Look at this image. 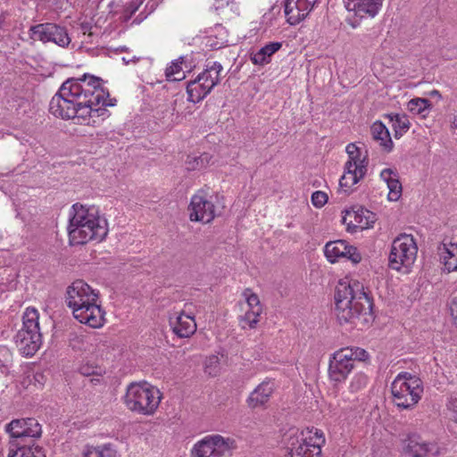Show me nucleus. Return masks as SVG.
Instances as JSON below:
<instances>
[{
	"label": "nucleus",
	"mask_w": 457,
	"mask_h": 457,
	"mask_svg": "<svg viewBox=\"0 0 457 457\" xmlns=\"http://www.w3.org/2000/svg\"><path fill=\"white\" fill-rule=\"evenodd\" d=\"M101 78L85 74L68 79L49 104V111L63 120L73 119L81 125L97 127L109 116L106 106H114Z\"/></svg>",
	"instance_id": "1"
},
{
	"label": "nucleus",
	"mask_w": 457,
	"mask_h": 457,
	"mask_svg": "<svg viewBox=\"0 0 457 457\" xmlns=\"http://www.w3.org/2000/svg\"><path fill=\"white\" fill-rule=\"evenodd\" d=\"M68 234L72 245L101 242L108 234V223L96 206L77 203L69 211Z\"/></svg>",
	"instance_id": "2"
},
{
	"label": "nucleus",
	"mask_w": 457,
	"mask_h": 457,
	"mask_svg": "<svg viewBox=\"0 0 457 457\" xmlns=\"http://www.w3.org/2000/svg\"><path fill=\"white\" fill-rule=\"evenodd\" d=\"M66 303L73 317L93 328H102L105 312L101 307L98 291L83 280H75L66 290Z\"/></svg>",
	"instance_id": "3"
},
{
	"label": "nucleus",
	"mask_w": 457,
	"mask_h": 457,
	"mask_svg": "<svg viewBox=\"0 0 457 457\" xmlns=\"http://www.w3.org/2000/svg\"><path fill=\"white\" fill-rule=\"evenodd\" d=\"M335 304L338 320L347 323L358 318L366 310V304L370 306V299L361 283L345 278L337 286Z\"/></svg>",
	"instance_id": "4"
},
{
	"label": "nucleus",
	"mask_w": 457,
	"mask_h": 457,
	"mask_svg": "<svg viewBox=\"0 0 457 457\" xmlns=\"http://www.w3.org/2000/svg\"><path fill=\"white\" fill-rule=\"evenodd\" d=\"M283 443L288 457H319L325 444L323 432L315 428L300 430L291 428Z\"/></svg>",
	"instance_id": "5"
},
{
	"label": "nucleus",
	"mask_w": 457,
	"mask_h": 457,
	"mask_svg": "<svg viewBox=\"0 0 457 457\" xmlns=\"http://www.w3.org/2000/svg\"><path fill=\"white\" fill-rule=\"evenodd\" d=\"M159 389L147 382L131 383L124 396L125 405L131 411L138 414L153 415L161 402Z\"/></svg>",
	"instance_id": "6"
},
{
	"label": "nucleus",
	"mask_w": 457,
	"mask_h": 457,
	"mask_svg": "<svg viewBox=\"0 0 457 457\" xmlns=\"http://www.w3.org/2000/svg\"><path fill=\"white\" fill-rule=\"evenodd\" d=\"M393 403L399 409L411 410L421 399L423 384L421 380L408 372L399 373L391 384Z\"/></svg>",
	"instance_id": "7"
},
{
	"label": "nucleus",
	"mask_w": 457,
	"mask_h": 457,
	"mask_svg": "<svg viewBox=\"0 0 457 457\" xmlns=\"http://www.w3.org/2000/svg\"><path fill=\"white\" fill-rule=\"evenodd\" d=\"M348 160L345 163V170L339 179L341 191L350 194L353 187L361 181L368 170V153L364 147L350 143L345 147Z\"/></svg>",
	"instance_id": "8"
},
{
	"label": "nucleus",
	"mask_w": 457,
	"mask_h": 457,
	"mask_svg": "<svg viewBox=\"0 0 457 457\" xmlns=\"http://www.w3.org/2000/svg\"><path fill=\"white\" fill-rule=\"evenodd\" d=\"M15 344L26 357L34 355L42 345L39 328V312L34 307H27L22 316V327L17 332Z\"/></svg>",
	"instance_id": "9"
},
{
	"label": "nucleus",
	"mask_w": 457,
	"mask_h": 457,
	"mask_svg": "<svg viewBox=\"0 0 457 457\" xmlns=\"http://www.w3.org/2000/svg\"><path fill=\"white\" fill-rule=\"evenodd\" d=\"M418 255V245L411 235L402 234L395 237L390 248L388 265L392 270L409 273Z\"/></svg>",
	"instance_id": "10"
},
{
	"label": "nucleus",
	"mask_w": 457,
	"mask_h": 457,
	"mask_svg": "<svg viewBox=\"0 0 457 457\" xmlns=\"http://www.w3.org/2000/svg\"><path fill=\"white\" fill-rule=\"evenodd\" d=\"M368 353L359 347H345L335 352L329 360L328 377L334 382L345 381L354 367L355 361H365Z\"/></svg>",
	"instance_id": "11"
},
{
	"label": "nucleus",
	"mask_w": 457,
	"mask_h": 457,
	"mask_svg": "<svg viewBox=\"0 0 457 457\" xmlns=\"http://www.w3.org/2000/svg\"><path fill=\"white\" fill-rule=\"evenodd\" d=\"M237 448L236 441L219 434L208 435L191 448V457H230Z\"/></svg>",
	"instance_id": "12"
},
{
	"label": "nucleus",
	"mask_w": 457,
	"mask_h": 457,
	"mask_svg": "<svg viewBox=\"0 0 457 457\" xmlns=\"http://www.w3.org/2000/svg\"><path fill=\"white\" fill-rule=\"evenodd\" d=\"M222 70V65L218 62L207 65L194 80L187 84V100L195 104L202 101L220 82Z\"/></svg>",
	"instance_id": "13"
},
{
	"label": "nucleus",
	"mask_w": 457,
	"mask_h": 457,
	"mask_svg": "<svg viewBox=\"0 0 457 457\" xmlns=\"http://www.w3.org/2000/svg\"><path fill=\"white\" fill-rule=\"evenodd\" d=\"M242 300L239 302L241 314L239 322L242 328H253L260 321L263 308L259 296L251 289H245L242 294Z\"/></svg>",
	"instance_id": "14"
},
{
	"label": "nucleus",
	"mask_w": 457,
	"mask_h": 457,
	"mask_svg": "<svg viewBox=\"0 0 457 457\" xmlns=\"http://www.w3.org/2000/svg\"><path fill=\"white\" fill-rule=\"evenodd\" d=\"M191 221L211 222L216 216L215 206L211 196L204 190H198L192 195L188 205Z\"/></svg>",
	"instance_id": "15"
},
{
	"label": "nucleus",
	"mask_w": 457,
	"mask_h": 457,
	"mask_svg": "<svg viewBox=\"0 0 457 457\" xmlns=\"http://www.w3.org/2000/svg\"><path fill=\"white\" fill-rule=\"evenodd\" d=\"M30 37L44 43L52 42L65 47L71 43L67 29L55 23H41L32 26L29 29Z\"/></svg>",
	"instance_id": "16"
},
{
	"label": "nucleus",
	"mask_w": 457,
	"mask_h": 457,
	"mask_svg": "<svg viewBox=\"0 0 457 457\" xmlns=\"http://www.w3.org/2000/svg\"><path fill=\"white\" fill-rule=\"evenodd\" d=\"M324 254L330 263H335L343 258L350 260L353 263H359L361 261L357 248L345 240L328 242L324 246Z\"/></svg>",
	"instance_id": "17"
},
{
	"label": "nucleus",
	"mask_w": 457,
	"mask_h": 457,
	"mask_svg": "<svg viewBox=\"0 0 457 457\" xmlns=\"http://www.w3.org/2000/svg\"><path fill=\"white\" fill-rule=\"evenodd\" d=\"M6 430L13 438L12 442H27V438L38 437L41 426L35 419L14 420L6 426Z\"/></svg>",
	"instance_id": "18"
},
{
	"label": "nucleus",
	"mask_w": 457,
	"mask_h": 457,
	"mask_svg": "<svg viewBox=\"0 0 457 457\" xmlns=\"http://www.w3.org/2000/svg\"><path fill=\"white\" fill-rule=\"evenodd\" d=\"M376 220L374 212L362 207H356L345 212L343 223L346 226L348 232L355 233L372 228Z\"/></svg>",
	"instance_id": "19"
},
{
	"label": "nucleus",
	"mask_w": 457,
	"mask_h": 457,
	"mask_svg": "<svg viewBox=\"0 0 457 457\" xmlns=\"http://www.w3.org/2000/svg\"><path fill=\"white\" fill-rule=\"evenodd\" d=\"M315 0H286L284 12L290 25L301 22L312 10Z\"/></svg>",
	"instance_id": "20"
},
{
	"label": "nucleus",
	"mask_w": 457,
	"mask_h": 457,
	"mask_svg": "<svg viewBox=\"0 0 457 457\" xmlns=\"http://www.w3.org/2000/svg\"><path fill=\"white\" fill-rule=\"evenodd\" d=\"M435 448L433 444L427 443L416 434L408 435L402 440L403 452L410 457H426Z\"/></svg>",
	"instance_id": "21"
},
{
	"label": "nucleus",
	"mask_w": 457,
	"mask_h": 457,
	"mask_svg": "<svg viewBox=\"0 0 457 457\" xmlns=\"http://www.w3.org/2000/svg\"><path fill=\"white\" fill-rule=\"evenodd\" d=\"M172 331L179 337H188L196 330V323L192 314L181 311L170 317Z\"/></svg>",
	"instance_id": "22"
},
{
	"label": "nucleus",
	"mask_w": 457,
	"mask_h": 457,
	"mask_svg": "<svg viewBox=\"0 0 457 457\" xmlns=\"http://www.w3.org/2000/svg\"><path fill=\"white\" fill-rule=\"evenodd\" d=\"M347 11L360 18H373L381 9L383 0H344Z\"/></svg>",
	"instance_id": "23"
},
{
	"label": "nucleus",
	"mask_w": 457,
	"mask_h": 457,
	"mask_svg": "<svg viewBox=\"0 0 457 457\" xmlns=\"http://www.w3.org/2000/svg\"><path fill=\"white\" fill-rule=\"evenodd\" d=\"M437 254L446 271L457 270V243L445 238L437 246Z\"/></svg>",
	"instance_id": "24"
},
{
	"label": "nucleus",
	"mask_w": 457,
	"mask_h": 457,
	"mask_svg": "<svg viewBox=\"0 0 457 457\" xmlns=\"http://www.w3.org/2000/svg\"><path fill=\"white\" fill-rule=\"evenodd\" d=\"M8 457H46L44 449L33 439L28 442H11Z\"/></svg>",
	"instance_id": "25"
},
{
	"label": "nucleus",
	"mask_w": 457,
	"mask_h": 457,
	"mask_svg": "<svg viewBox=\"0 0 457 457\" xmlns=\"http://www.w3.org/2000/svg\"><path fill=\"white\" fill-rule=\"evenodd\" d=\"M275 389L273 380L266 379L262 381L248 396L247 403L250 408H257L269 402Z\"/></svg>",
	"instance_id": "26"
},
{
	"label": "nucleus",
	"mask_w": 457,
	"mask_h": 457,
	"mask_svg": "<svg viewBox=\"0 0 457 457\" xmlns=\"http://www.w3.org/2000/svg\"><path fill=\"white\" fill-rule=\"evenodd\" d=\"M380 179L386 184L388 188L387 198L395 202L402 195V184L399 181V175L395 170L386 168L381 170Z\"/></svg>",
	"instance_id": "27"
},
{
	"label": "nucleus",
	"mask_w": 457,
	"mask_h": 457,
	"mask_svg": "<svg viewBox=\"0 0 457 457\" xmlns=\"http://www.w3.org/2000/svg\"><path fill=\"white\" fill-rule=\"evenodd\" d=\"M282 47L280 42H270L256 52L250 54V60L254 65L264 66L270 62L272 55Z\"/></svg>",
	"instance_id": "28"
},
{
	"label": "nucleus",
	"mask_w": 457,
	"mask_h": 457,
	"mask_svg": "<svg viewBox=\"0 0 457 457\" xmlns=\"http://www.w3.org/2000/svg\"><path fill=\"white\" fill-rule=\"evenodd\" d=\"M372 138L379 143L383 150L390 152L393 149L394 143L391 139L387 128L381 121H375L370 127Z\"/></svg>",
	"instance_id": "29"
},
{
	"label": "nucleus",
	"mask_w": 457,
	"mask_h": 457,
	"mask_svg": "<svg viewBox=\"0 0 457 457\" xmlns=\"http://www.w3.org/2000/svg\"><path fill=\"white\" fill-rule=\"evenodd\" d=\"M83 457H120L118 451L110 444L98 446H86Z\"/></svg>",
	"instance_id": "30"
},
{
	"label": "nucleus",
	"mask_w": 457,
	"mask_h": 457,
	"mask_svg": "<svg viewBox=\"0 0 457 457\" xmlns=\"http://www.w3.org/2000/svg\"><path fill=\"white\" fill-rule=\"evenodd\" d=\"M392 122V127L395 131V137L399 138L410 129V120L404 114H391L389 115Z\"/></svg>",
	"instance_id": "31"
},
{
	"label": "nucleus",
	"mask_w": 457,
	"mask_h": 457,
	"mask_svg": "<svg viewBox=\"0 0 457 457\" xmlns=\"http://www.w3.org/2000/svg\"><path fill=\"white\" fill-rule=\"evenodd\" d=\"M212 160L209 154H203L199 156L188 155L186 161V167L188 170H201L206 168Z\"/></svg>",
	"instance_id": "32"
},
{
	"label": "nucleus",
	"mask_w": 457,
	"mask_h": 457,
	"mask_svg": "<svg viewBox=\"0 0 457 457\" xmlns=\"http://www.w3.org/2000/svg\"><path fill=\"white\" fill-rule=\"evenodd\" d=\"M430 102L426 98L416 97L408 102L407 108L413 114H418L425 117L429 109Z\"/></svg>",
	"instance_id": "33"
},
{
	"label": "nucleus",
	"mask_w": 457,
	"mask_h": 457,
	"mask_svg": "<svg viewBox=\"0 0 457 457\" xmlns=\"http://www.w3.org/2000/svg\"><path fill=\"white\" fill-rule=\"evenodd\" d=\"M165 77L169 81H179L185 79V72L182 69V62L173 61L165 70Z\"/></svg>",
	"instance_id": "34"
},
{
	"label": "nucleus",
	"mask_w": 457,
	"mask_h": 457,
	"mask_svg": "<svg viewBox=\"0 0 457 457\" xmlns=\"http://www.w3.org/2000/svg\"><path fill=\"white\" fill-rule=\"evenodd\" d=\"M204 370L210 376H217L220 372V358L216 355L208 357L204 362Z\"/></svg>",
	"instance_id": "35"
},
{
	"label": "nucleus",
	"mask_w": 457,
	"mask_h": 457,
	"mask_svg": "<svg viewBox=\"0 0 457 457\" xmlns=\"http://www.w3.org/2000/svg\"><path fill=\"white\" fill-rule=\"evenodd\" d=\"M121 61L125 65H130V64L136 65L137 63H142V65L145 66V68L150 67L152 64V60L150 58L145 57V56H137V55L130 56L129 54H128L126 56H123L121 58Z\"/></svg>",
	"instance_id": "36"
},
{
	"label": "nucleus",
	"mask_w": 457,
	"mask_h": 457,
	"mask_svg": "<svg viewBox=\"0 0 457 457\" xmlns=\"http://www.w3.org/2000/svg\"><path fill=\"white\" fill-rule=\"evenodd\" d=\"M367 384L368 377L363 373H357L351 381L350 389L353 392H356L365 387Z\"/></svg>",
	"instance_id": "37"
},
{
	"label": "nucleus",
	"mask_w": 457,
	"mask_h": 457,
	"mask_svg": "<svg viewBox=\"0 0 457 457\" xmlns=\"http://www.w3.org/2000/svg\"><path fill=\"white\" fill-rule=\"evenodd\" d=\"M327 202H328V195L325 192L315 191L312 195V203L317 208H320V207L324 206Z\"/></svg>",
	"instance_id": "38"
},
{
	"label": "nucleus",
	"mask_w": 457,
	"mask_h": 457,
	"mask_svg": "<svg viewBox=\"0 0 457 457\" xmlns=\"http://www.w3.org/2000/svg\"><path fill=\"white\" fill-rule=\"evenodd\" d=\"M446 407L453 419L457 422V394L448 398Z\"/></svg>",
	"instance_id": "39"
},
{
	"label": "nucleus",
	"mask_w": 457,
	"mask_h": 457,
	"mask_svg": "<svg viewBox=\"0 0 457 457\" xmlns=\"http://www.w3.org/2000/svg\"><path fill=\"white\" fill-rule=\"evenodd\" d=\"M450 312L454 326L457 328V297H454L450 303Z\"/></svg>",
	"instance_id": "40"
},
{
	"label": "nucleus",
	"mask_w": 457,
	"mask_h": 457,
	"mask_svg": "<svg viewBox=\"0 0 457 457\" xmlns=\"http://www.w3.org/2000/svg\"><path fill=\"white\" fill-rule=\"evenodd\" d=\"M143 3V0H132L131 4H130V8H131V12H136L139 5H141V4Z\"/></svg>",
	"instance_id": "41"
},
{
	"label": "nucleus",
	"mask_w": 457,
	"mask_h": 457,
	"mask_svg": "<svg viewBox=\"0 0 457 457\" xmlns=\"http://www.w3.org/2000/svg\"><path fill=\"white\" fill-rule=\"evenodd\" d=\"M453 125L454 128H457V116L454 118V120L453 121Z\"/></svg>",
	"instance_id": "42"
},
{
	"label": "nucleus",
	"mask_w": 457,
	"mask_h": 457,
	"mask_svg": "<svg viewBox=\"0 0 457 457\" xmlns=\"http://www.w3.org/2000/svg\"><path fill=\"white\" fill-rule=\"evenodd\" d=\"M81 373H82L83 375H87H87H89V372H87V371H86V370H83V369L81 370Z\"/></svg>",
	"instance_id": "43"
},
{
	"label": "nucleus",
	"mask_w": 457,
	"mask_h": 457,
	"mask_svg": "<svg viewBox=\"0 0 457 457\" xmlns=\"http://www.w3.org/2000/svg\"><path fill=\"white\" fill-rule=\"evenodd\" d=\"M121 51H127V47L126 46H123L120 48Z\"/></svg>",
	"instance_id": "44"
},
{
	"label": "nucleus",
	"mask_w": 457,
	"mask_h": 457,
	"mask_svg": "<svg viewBox=\"0 0 457 457\" xmlns=\"http://www.w3.org/2000/svg\"><path fill=\"white\" fill-rule=\"evenodd\" d=\"M221 2L228 3L229 0H220Z\"/></svg>",
	"instance_id": "45"
}]
</instances>
